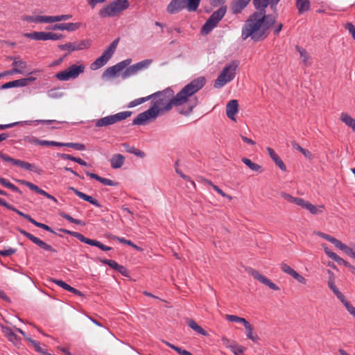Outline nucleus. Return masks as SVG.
Returning a JSON list of instances; mask_svg holds the SVG:
<instances>
[{
  "mask_svg": "<svg viewBox=\"0 0 355 355\" xmlns=\"http://www.w3.org/2000/svg\"><path fill=\"white\" fill-rule=\"evenodd\" d=\"M125 157L119 153L114 154L110 159L111 167L114 169H118L122 167L125 162Z\"/></svg>",
  "mask_w": 355,
  "mask_h": 355,
  "instance_id": "b1692460",
  "label": "nucleus"
},
{
  "mask_svg": "<svg viewBox=\"0 0 355 355\" xmlns=\"http://www.w3.org/2000/svg\"><path fill=\"white\" fill-rule=\"evenodd\" d=\"M83 243H86L89 245H92V246L98 247V248H100L101 250H102L103 251H109V250H112L111 247L107 246L98 241L90 239L85 236V239L83 240Z\"/></svg>",
  "mask_w": 355,
  "mask_h": 355,
  "instance_id": "c85d7f7f",
  "label": "nucleus"
},
{
  "mask_svg": "<svg viewBox=\"0 0 355 355\" xmlns=\"http://www.w3.org/2000/svg\"><path fill=\"white\" fill-rule=\"evenodd\" d=\"M336 248L343 250L346 254L355 259V252L347 245L343 243L340 241Z\"/></svg>",
  "mask_w": 355,
  "mask_h": 355,
  "instance_id": "ea45409f",
  "label": "nucleus"
},
{
  "mask_svg": "<svg viewBox=\"0 0 355 355\" xmlns=\"http://www.w3.org/2000/svg\"><path fill=\"white\" fill-rule=\"evenodd\" d=\"M274 162L276 164V165L278 166L282 171H285L286 170V167L284 163L279 157H278L277 159H275Z\"/></svg>",
  "mask_w": 355,
  "mask_h": 355,
  "instance_id": "774afa93",
  "label": "nucleus"
},
{
  "mask_svg": "<svg viewBox=\"0 0 355 355\" xmlns=\"http://www.w3.org/2000/svg\"><path fill=\"white\" fill-rule=\"evenodd\" d=\"M207 183L212 187L214 191H216L218 194L221 195L223 197L227 198L230 200L232 199V197L230 196L225 193L218 186L213 184L211 182L207 181Z\"/></svg>",
  "mask_w": 355,
  "mask_h": 355,
  "instance_id": "4d7b16f0",
  "label": "nucleus"
},
{
  "mask_svg": "<svg viewBox=\"0 0 355 355\" xmlns=\"http://www.w3.org/2000/svg\"><path fill=\"white\" fill-rule=\"evenodd\" d=\"M245 329L246 330V336L250 340H252L254 343H257L259 340V336L253 331L252 326L248 322L245 325Z\"/></svg>",
  "mask_w": 355,
  "mask_h": 355,
  "instance_id": "2f4dec72",
  "label": "nucleus"
},
{
  "mask_svg": "<svg viewBox=\"0 0 355 355\" xmlns=\"http://www.w3.org/2000/svg\"><path fill=\"white\" fill-rule=\"evenodd\" d=\"M72 17L71 15H60L56 16H48V23H54L61 21H66Z\"/></svg>",
  "mask_w": 355,
  "mask_h": 355,
  "instance_id": "58836bf2",
  "label": "nucleus"
},
{
  "mask_svg": "<svg viewBox=\"0 0 355 355\" xmlns=\"http://www.w3.org/2000/svg\"><path fill=\"white\" fill-rule=\"evenodd\" d=\"M16 250L13 248H9L7 250H0V255L3 257H9L13 254H15Z\"/></svg>",
  "mask_w": 355,
  "mask_h": 355,
  "instance_id": "680f3d73",
  "label": "nucleus"
},
{
  "mask_svg": "<svg viewBox=\"0 0 355 355\" xmlns=\"http://www.w3.org/2000/svg\"><path fill=\"white\" fill-rule=\"evenodd\" d=\"M340 120L348 127L351 128L354 131L355 130V119H353L347 113H342Z\"/></svg>",
  "mask_w": 355,
  "mask_h": 355,
  "instance_id": "72a5a7b5",
  "label": "nucleus"
},
{
  "mask_svg": "<svg viewBox=\"0 0 355 355\" xmlns=\"http://www.w3.org/2000/svg\"><path fill=\"white\" fill-rule=\"evenodd\" d=\"M315 234L319 236L320 237H322L324 239L329 241L330 243L334 244L336 247L338 245V244L340 241L339 240L336 239V238H334L329 234L321 232H315Z\"/></svg>",
  "mask_w": 355,
  "mask_h": 355,
  "instance_id": "c03bdc74",
  "label": "nucleus"
},
{
  "mask_svg": "<svg viewBox=\"0 0 355 355\" xmlns=\"http://www.w3.org/2000/svg\"><path fill=\"white\" fill-rule=\"evenodd\" d=\"M85 173L90 178L94 179V180L100 182L101 183H102L104 185L110 186V187H116L119 184V183L117 182L113 181L108 178H102L96 173H91L89 171H86Z\"/></svg>",
  "mask_w": 355,
  "mask_h": 355,
  "instance_id": "5701e85b",
  "label": "nucleus"
},
{
  "mask_svg": "<svg viewBox=\"0 0 355 355\" xmlns=\"http://www.w3.org/2000/svg\"><path fill=\"white\" fill-rule=\"evenodd\" d=\"M120 38H116L110 46L103 51L102 55L91 64L92 70H97L105 65L114 53L119 44Z\"/></svg>",
  "mask_w": 355,
  "mask_h": 355,
  "instance_id": "0eeeda50",
  "label": "nucleus"
},
{
  "mask_svg": "<svg viewBox=\"0 0 355 355\" xmlns=\"http://www.w3.org/2000/svg\"><path fill=\"white\" fill-rule=\"evenodd\" d=\"M274 162L276 164V165L278 166L282 171H285L286 170V167L284 163L279 157H278L277 159H275Z\"/></svg>",
  "mask_w": 355,
  "mask_h": 355,
  "instance_id": "338daca9",
  "label": "nucleus"
},
{
  "mask_svg": "<svg viewBox=\"0 0 355 355\" xmlns=\"http://www.w3.org/2000/svg\"><path fill=\"white\" fill-rule=\"evenodd\" d=\"M47 96L51 98H59L62 97L64 94L56 89H50L47 92Z\"/></svg>",
  "mask_w": 355,
  "mask_h": 355,
  "instance_id": "864d4df0",
  "label": "nucleus"
},
{
  "mask_svg": "<svg viewBox=\"0 0 355 355\" xmlns=\"http://www.w3.org/2000/svg\"><path fill=\"white\" fill-rule=\"evenodd\" d=\"M132 115L130 111L120 112L114 114L106 116L95 121V126L97 128L106 127L125 120Z\"/></svg>",
  "mask_w": 355,
  "mask_h": 355,
  "instance_id": "9b49d317",
  "label": "nucleus"
},
{
  "mask_svg": "<svg viewBox=\"0 0 355 355\" xmlns=\"http://www.w3.org/2000/svg\"><path fill=\"white\" fill-rule=\"evenodd\" d=\"M69 189L73 191L74 192V193L78 197L81 198L82 200H83L85 201H87V202H89V203H91L92 205H94L96 207H101V205L98 202V201L97 200H96L95 198H94L93 197H92L90 196H88V195H87V194H85V193L78 191V189H76V188H73V187H70Z\"/></svg>",
  "mask_w": 355,
  "mask_h": 355,
  "instance_id": "4be33fe9",
  "label": "nucleus"
},
{
  "mask_svg": "<svg viewBox=\"0 0 355 355\" xmlns=\"http://www.w3.org/2000/svg\"><path fill=\"white\" fill-rule=\"evenodd\" d=\"M226 13V8L220 7L214 11L202 27L201 32L205 35L209 34L224 17Z\"/></svg>",
  "mask_w": 355,
  "mask_h": 355,
  "instance_id": "1a4fd4ad",
  "label": "nucleus"
},
{
  "mask_svg": "<svg viewBox=\"0 0 355 355\" xmlns=\"http://www.w3.org/2000/svg\"><path fill=\"white\" fill-rule=\"evenodd\" d=\"M322 247L323 248L326 254L331 258L332 260L335 261L338 263L340 264L342 263H345V261L338 256L335 252H332L326 244H322Z\"/></svg>",
  "mask_w": 355,
  "mask_h": 355,
  "instance_id": "7c9ffc66",
  "label": "nucleus"
},
{
  "mask_svg": "<svg viewBox=\"0 0 355 355\" xmlns=\"http://www.w3.org/2000/svg\"><path fill=\"white\" fill-rule=\"evenodd\" d=\"M275 16L266 15L265 12H255L246 21L243 29L241 37L246 40L250 37L253 40L258 41L266 37V31L275 24Z\"/></svg>",
  "mask_w": 355,
  "mask_h": 355,
  "instance_id": "f03ea898",
  "label": "nucleus"
},
{
  "mask_svg": "<svg viewBox=\"0 0 355 355\" xmlns=\"http://www.w3.org/2000/svg\"><path fill=\"white\" fill-rule=\"evenodd\" d=\"M300 207L308 210L313 215L321 214L323 212V210L324 209V205H320L316 207V206L312 205L309 201L305 200L304 199L302 200V202Z\"/></svg>",
  "mask_w": 355,
  "mask_h": 355,
  "instance_id": "aec40b11",
  "label": "nucleus"
},
{
  "mask_svg": "<svg viewBox=\"0 0 355 355\" xmlns=\"http://www.w3.org/2000/svg\"><path fill=\"white\" fill-rule=\"evenodd\" d=\"M23 20L34 23H48V16L45 15H26L23 17Z\"/></svg>",
  "mask_w": 355,
  "mask_h": 355,
  "instance_id": "c756f323",
  "label": "nucleus"
},
{
  "mask_svg": "<svg viewBox=\"0 0 355 355\" xmlns=\"http://www.w3.org/2000/svg\"><path fill=\"white\" fill-rule=\"evenodd\" d=\"M19 232L24 235V236H26L27 239H28L30 241H31L33 243L35 242V239H37L36 236H35L34 235L31 234V233L24 230H19Z\"/></svg>",
  "mask_w": 355,
  "mask_h": 355,
  "instance_id": "052dcab7",
  "label": "nucleus"
},
{
  "mask_svg": "<svg viewBox=\"0 0 355 355\" xmlns=\"http://www.w3.org/2000/svg\"><path fill=\"white\" fill-rule=\"evenodd\" d=\"M53 282L61 288H64L66 291H68L70 288V285L67 284L66 282L60 280V279H54Z\"/></svg>",
  "mask_w": 355,
  "mask_h": 355,
  "instance_id": "bf43d9fd",
  "label": "nucleus"
},
{
  "mask_svg": "<svg viewBox=\"0 0 355 355\" xmlns=\"http://www.w3.org/2000/svg\"><path fill=\"white\" fill-rule=\"evenodd\" d=\"M280 196L288 202L295 204L298 206H300L303 200V198L294 197L286 192H282Z\"/></svg>",
  "mask_w": 355,
  "mask_h": 355,
  "instance_id": "f704fd0d",
  "label": "nucleus"
},
{
  "mask_svg": "<svg viewBox=\"0 0 355 355\" xmlns=\"http://www.w3.org/2000/svg\"><path fill=\"white\" fill-rule=\"evenodd\" d=\"M60 231L76 238L81 242H83V240L85 239V236L79 232H72L65 229H60Z\"/></svg>",
  "mask_w": 355,
  "mask_h": 355,
  "instance_id": "49530a36",
  "label": "nucleus"
},
{
  "mask_svg": "<svg viewBox=\"0 0 355 355\" xmlns=\"http://www.w3.org/2000/svg\"><path fill=\"white\" fill-rule=\"evenodd\" d=\"M65 146L73 148L77 150H80V151L85 150V146L84 144H80V143H66Z\"/></svg>",
  "mask_w": 355,
  "mask_h": 355,
  "instance_id": "5fc2aeb1",
  "label": "nucleus"
},
{
  "mask_svg": "<svg viewBox=\"0 0 355 355\" xmlns=\"http://www.w3.org/2000/svg\"><path fill=\"white\" fill-rule=\"evenodd\" d=\"M239 112V103L237 100H231L226 105V114L229 119L236 121L235 115Z\"/></svg>",
  "mask_w": 355,
  "mask_h": 355,
  "instance_id": "412c9836",
  "label": "nucleus"
},
{
  "mask_svg": "<svg viewBox=\"0 0 355 355\" xmlns=\"http://www.w3.org/2000/svg\"><path fill=\"white\" fill-rule=\"evenodd\" d=\"M226 319L230 322H239L245 325L248 321L243 318L234 315H226Z\"/></svg>",
  "mask_w": 355,
  "mask_h": 355,
  "instance_id": "de8ad7c7",
  "label": "nucleus"
},
{
  "mask_svg": "<svg viewBox=\"0 0 355 355\" xmlns=\"http://www.w3.org/2000/svg\"><path fill=\"white\" fill-rule=\"evenodd\" d=\"M60 216L70 223H74L76 225H83V226L85 225V223L83 220L73 218V217H71L70 215L66 214L65 212L60 213Z\"/></svg>",
  "mask_w": 355,
  "mask_h": 355,
  "instance_id": "37998d69",
  "label": "nucleus"
},
{
  "mask_svg": "<svg viewBox=\"0 0 355 355\" xmlns=\"http://www.w3.org/2000/svg\"><path fill=\"white\" fill-rule=\"evenodd\" d=\"M345 308L347 311L355 318V307L350 303H346Z\"/></svg>",
  "mask_w": 355,
  "mask_h": 355,
  "instance_id": "69168bd1",
  "label": "nucleus"
},
{
  "mask_svg": "<svg viewBox=\"0 0 355 355\" xmlns=\"http://www.w3.org/2000/svg\"><path fill=\"white\" fill-rule=\"evenodd\" d=\"M131 59L124 60L116 64L108 67L103 73V78H112L117 75L118 73L125 70V68L131 63Z\"/></svg>",
  "mask_w": 355,
  "mask_h": 355,
  "instance_id": "f3484780",
  "label": "nucleus"
},
{
  "mask_svg": "<svg viewBox=\"0 0 355 355\" xmlns=\"http://www.w3.org/2000/svg\"><path fill=\"white\" fill-rule=\"evenodd\" d=\"M21 184L26 186L28 188H29L31 190L35 191L38 193V191H40V188L37 187V185L34 184L32 182H28L26 180H19V181Z\"/></svg>",
  "mask_w": 355,
  "mask_h": 355,
  "instance_id": "3c124183",
  "label": "nucleus"
},
{
  "mask_svg": "<svg viewBox=\"0 0 355 355\" xmlns=\"http://www.w3.org/2000/svg\"><path fill=\"white\" fill-rule=\"evenodd\" d=\"M198 2L192 3L190 0H171L168 4L166 10L171 15L178 13L184 9L188 12H195L199 7Z\"/></svg>",
  "mask_w": 355,
  "mask_h": 355,
  "instance_id": "39448f33",
  "label": "nucleus"
},
{
  "mask_svg": "<svg viewBox=\"0 0 355 355\" xmlns=\"http://www.w3.org/2000/svg\"><path fill=\"white\" fill-rule=\"evenodd\" d=\"M280 268H281V270H282L284 272H285V273H286V274H288V275H291L292 277H293V275L297 272H296L294 269H293L291 266H289L288 265H287L286 263H282V264L280 265Z\"/></svg>",
  "mask_w": 355,
  "mask_h": 355,
  "instance_id": "09e8293b",
  "label": "nucleus"
},
{
  "mask_svg": "<svg viewBox=\"0 0 355 355\" xmlns=\"http://www.w3.org/2000/svg\"><path fill=\"white\" fill-rule=\"evenodd\" d=\"M345 28L352 35V38L355 40V26L351 22L345 24Z\"/></svg>",
  "mask_w": 355,
  "mask_h": 355,
  "instance_id": "13d9d810",
  "label": "nucleus"
},
{
  "mask_svg": "<svg viewBox=\"0 0 355 355\" xmlns=\"http://www.w3.org/2000/svg\"><path fill=\"white\" fill-rule=\"evenodd\" d=\"M101 261L103 264L109 266L110 268L114 269L115 270H116L117 268L119 266V264H118L114 260H111V259H102V260H101Z\"/></svg>",
  "mask_w": 355,
  "mask_h": 355,
  "instance_id": "6e6d98bb",
  "label": "nucleus"
},
{
  "mask_svg": "<svg viewBox=\"0 0 355 355\" xmlns=\"http://www.w3.org/2000/svg\"><path fill=\"white\" fill-rule=\"evenodd\" d=\"M205 83L204 77L197 78L185 85L176 96H174L173 91L169 88L150 94V107L139 114L133 119L132 125H144L154 121L159 116L171 110L173 106L184 105L178 109V112L185 116L189 115L198 103L197 97L193 95L203 87Z\"/></svg>",
  "mask_w": 355,
  "mask_h": 355,
  "instance_id": "f257e3e1",
  "label": "nucleus"
},
{
  "mask_svg": "<svg viewBox=\"0 0 355 355\" xmlns=\"http://www.w3.org/2000/svg\"><path fill=\"white\" fill-rule=\"evenodd\" d=\"M296 8L300 15L309 11L311 9L309 0H296Z\"/></svg>",
  "mask_w": 355,
  "mask_h": 355,
  "instance_id": "cd10ccee",
  "label": "nucleus"
},
{
  "mask_svg": "<svg viewBox=\"0 0 355 355\" xmlns=\"http://www.w3.org/2000/svg\"><path fill=\"white\" fill-rule=\"evenodd\" d=\"M270 0H253V4L258 12H265Z\"/></svg>",
  "mask_w": 355,
  "mask_h": 355,
  "instance_id": "4c0bfd02",
  "label": "nucleus"
},
{
  "mask_svg": "<svg viewBox=\"0 0 355 355\" xmlns=\"http://www.w3.org/2000/svg\"><path fill=\"white\" fill-rule=\"evenodd\" d=\"M84 64H72L65 70L60 71L55 75V77L61 81H67L70 79H76L85 71Z\"/></svg>",
  "mask_w": 355,
  "mask_h": 355,
  "instance_id": "f8f14e48",
  "label": "nucleus"
},
{
  "mask_svg": "<svg viewBox=\"0 0 355 355\" xmlns=\"http://www.w3.org/2000/svg\"><path fill=\"white\" fill-rule=\"evenodd\" d=\"M293 278H294L300 284H306V279L302 275H300L297 272L293 275Z\"/></svg>",
  "mask_w": 355,
  "mask_h": 355,
  "instance_id": "0e129e2a",
  "label": "nucleus"
},
{
  "mask_svg": "<svg viewBox=\"0 0 355 355\" xmlns=\"http://www.w3.org/2000/svg\"><path fill=\"white\" fill-rule=\"evenodd\" d=\"M35 243V245H37V246H39L40 248L44 249V250L46 251H50V252H56V250L53 248L50 245L47 244L46 243L44 242L43 241H42L41 239H38L37 237V239H35V242L33 243Z\"/></svg>",
  "mask_w": 355,
  "mask_h": 355,
  "instance_id": "79ce46f5",
  "label": "nucleus"
},
{
  "mask_svg": "<svg viewBox=\"0 0 355 355\" xmlns=\"http://www.w3.org/2000/svg\"><path fill=\"white\" fill-rule=\"evenodd\" d=\"M226 13V8L220 7L214 11L202 27L201 32L205 35L209 34L224 17Z\"/></svg>",
  "mask_w": 355,
  "mask_h": 355,
  "instance_id": "6e6552de",
  "label": "nucleus"
},
{
  "mask_svg": "<svg viewBox=\"0 0 355 355\" xmlns=\"http://www.w3.org/2000/svg\"><path fill=\"white\" fill-rule=\"evenodd\" d=\"M248 273L252 276L254 279L259 281L261 283L265 284L268 286L270 289L273 291H279V288L273 282H272L269 279L260 274L257 270L250 268L248 270Z\"/></svg>",
  "mask_w": 355,
  "mask_h": 355,
  "instance_id": "a211bd4d",
  "label": "nucleus"
},
{
  "mask_svg": "<svg viewBox=\"0 0 355 355\" xmlns=\"http://www.w3.org/2000/svg\"><path fill=\"white\" fill-rule=\"evenodd\" d=\"M251 0H237L235 1L232 7V10L234 14H239L248 6Z\"/></svg>",
  "mask_w": 355,
  "mask_h": 355,
  "instance_id": "bb28decb",
  "label": "nucleus"
},
{
  "mask_svg": "<svg viewBox=\"0 0 355 355\" xmlns=\"http://www.w3.org/2000/svg\"><path fill=\"white\" fill-rule=\"evenodd\" d=\"M12 87H17L16 80L13 81L8 82L1 86L2 89H10Z\"/></svg>",
  "mask_w": 355,
  "mask_h": 355,
  "instance_id": "e2e57ef3",
  "label": "nucleus"
},
{
  "mask_svg": "<svg viewBox=\"0 0 355 355\" xmlns=\"http://www.w3.org/2000/svg\"><path fill=\"white\" fill-rule=\"evenodd\" d=\"M239 66V62L238 60H233L227 64L215 80L214 87L215 88H221L232 81L236 76V72Z\"/></svg>",
  "mask_w": 355,
  "mask_h": 355,
  "instance_id": "7ed1b4c3",
  "label": "nucleus"
},
{
  "mask_svg": "<svg viewBox=\"0 0 355 355\" xmlns=\"http://www.w3.org/2000/svg\"><path fill=\"white\" fill-rule=\"evenodd\" d=\"M32 220L33 221L31 223L33 224L34 225H35L36 227L42 228V229L45 230L49 232L55 234V232L52 230V228L50 227L49 226H48L47 225L42 223H39V222L36 221L35 219H33Z\"/></svg>",
  "mask_w": 355,
  "mask_h": 355,
  "instance_id": "603ef678",
  "label": "nucleus"
},
{
  "mask_svg": "<svg viewBox=\"0 0 355 355\" xmlns=\"http://www.w3.org/2000/svg\"><path fill=\"white\" fill-rule=\"evenodd\" d=\"M80 23H62V24H56L53 26H49L46 27L47 30H53V31H75L78 29L80 26Z\"/></svg>",
  "mask_w": 355,
  "mask_h": 355,
  "instance_id": "6ab92c4d",
  "label": "nucleus"
},
{
  "mask_svg": "<svg viewBox=\"0 0 355 355\" xmlns=\"http://www.w3.org/2000/svg\"><path fill=\"white\" fill-rule=\"evenodd\" d=\"M120 38H116L110 46L103 51L102 55L91 64L92 70H97L105 65L114 53L119 44Z\"/></svg>",
  "mask_w": 355,
  "mask_h": 355,
  "instance_id": "423d86ee",
  "label": "nucleus"
},
{
  "mask_svg": "<svg viewBox=\"0 0 355 355\" xmlns=\"http://www.w3.org/2000/svg\"><path fill=\"white\" fill-rule=\"evenodd\" d=\"M153 62L150 59L144 60L130 67H127L122 73V78H127L137 74L139 71L146 69Z\"/></svg>",
  "mask_w": 355,
  "mask_h": 355,
  "instance_id": "2eb2a0df",
  "label": "nucleus"
},
{
  "mask_svg": "<svg viewBox=\"0 0 355 355\" xmlns=\"http://www.w3.org/2000/svg\"><path fill=\"white\" fill-rule=\"evenodd\" d=\"M130 3L128 0H116L105 5L99 11L102 18L114 17L119 15L123 10L128 8Z\"/></svg>",
  "mask_w": 355,
  "mask_h": 355,
  "instance_id": "20e7f679",
  "label": "nucleus"
},
{
  "mask_svg": "<svg viewBox=\"0 0 355 355\" xmlns=\"http://www.w3.org/2000/svg\"><path fill=\"white\" fill-rule=\"evenodd\" d=\"M329 272L330 273L331 276L329 278L328 280V286L330 288V289L333 291V293L335 294L336 293H338L339 290L336 286L334 284V274L330 270H329Z\"/></svg>",
  "mask_w": 355,
  "mask_h": 355,
  "instance_id": "8fccbe9b",
  "label": "nucleus"
},
{
  "mask_svg": "<svg viewBox=\"0 0 355 355\" xmlns=\"http://www.w3.org/2000/svg\"><path fill=\"white\" fill-rule=\"evenodd\" d=\"M25 37L33 40H59L64 37L63 35L52 32H32L24 33Z\"/></svg>",
  "mask_w": 355,
  "mask_h": 355,
  "instance_id": "4468645a",
  "label": "nucleus"
},
{
  "mask_svg": "<svg viewBox=\"0 0 355 355\" xmlns=\"http://www.w3.org/2000/svg\"><path fill=\"white\" fill-rule=\"evenodd\" d=\"M242 162L245 164L249 168L255 172H262L263 169L261 166L252 162L250 159L244 157L242 159Z\"/></svg>",
  "mask_w": 355,
  "mask_h": 355,
  "instance_id": "e433bc0d",
  "label": "nucleus"
},
{
  "mask_svg": "<svg viewBox=\"0 0 355 355\" xmlns=\"http://www.w3.org/2000/svg\"><path fill=\"white\" fill-rule=\"evenodd\" d=\"M0 158L4 162H10L13 165L18 166L28 171H34L35 173L39 175H40L42 173V170L37 167V166L20 159L12 158L11 157L8 156L6 154L2 153L1 152H0Z\"/></svg>",
  "mask_w": 355,
  "mask_h": 355,
  "instance_id": "ddd939ff",
  "label": "nucleus"
},
{
  "mask_svg": "<svg viewBox=\"0 0 355 355\" xmlns=\"http://www.w3.org/2000/svg\"><path fill=\"white\" fill-rule=\"evenodd\" d=\"M91 45V42L89 40H83L75 42H69L64 44H60L58 48L62 51H67L71 53L74 51H80L89 48Z\"/></svg>",
  "mask_w": 355,
  "mask_h": 355,
  "instance_id": "dca6fc26",
  "label": "nucleus"
},
{
  "mask_svg": "<svg viewBox=\"0 0 355 355\" xmlns=\"http://www.w3.org/2000/svg\"><path fill=\"white\" fill-rule=\"evenodd\" d=\"M2 331L5 336L12 342L14 345H17L20 342V338L15 334V333L8 327H2Z\"/></svg>",
  "mask_w": 355,
  "mask_h": 355,
  "instance_id": "a878e982",
  "label": "nucleus"
},
{
  "mask_svg": "<svg viewBox=\"0 0 355 355\" xmlns=\"http://www.w3.org/2000/svg\"><path fill=\"white\" fill-rule=\"evenodd\" d=\"M0 184H2L3 186L6 187L8 189H10L12 191L19 192V193L20 192V190L17 187H16L15 184L10 182L5 178L0 177Z\"/></svg>",
  "mask_w": 355,
  "mask_h": 355,
  "instance_id": "a18cd8bd",
  "label": "nucleus"
},
{
  "mask_svg": "<svg viewBox=\"0 0 355 355\" xmlns=\"http://www.w3.org/2000/svg\"><path fill=\"white\" fill-rule=\"evenodd\" d=\"M152 96H146V97H142V98H136L132 101H130L128 105V108H132V107H135L137 105H139L148 101H149L150 98H151Z\"/></svg>",
  "mask_w": 355,
  "mask_h": 355,
  "instance_id": "a19ab883",
  "label": "nucleus"
},
{
  "mask_svg": "<svg viewBox=\"0 0 355 355\" xmlns=\"http://www.w3.org/2000/svg\"><path fill=\"white\" fill-rule=\"evenodd\" d=\"M226 13V8L220 7L214 11L202 27L201 32L205 35L209 34L224 17Z\"/></svg>",
  "mask_w": 355,
  "mask_h": 355,
  "instance_id": "9d476101",
  "label": "nucleus"
},
{
  "mask_svg": "<svg viewBox=\"0 0 355 355\" xmlns=\"http://www.w3.org/2000/svg\"><path fill=\"white\" fill-rule=\"evenodd\" d=\"M296 49L300 53V58H302L303 63L306 66L309 65L311 64V57L309 54L307 53V51L304 49L299 46H296Z\"/></svg>",
  "mask_w": 355,
  "mask_h": 355,
  "instance_id": "c9c22d12",
  "label": "nucleus"
},
{
  "mask_svg": "<svg viewBox=\"0 0 355 355\" xmlns=\"http://www.w3.org/2000/svg\"><path fill=\"white\" fill-rule=\"evenodd\" d=\"M12 65L15 67L12 69H17L19 71V72H16V73L23 74L26 68V62L24 60L17 58H14Z\"/></svg>",
  "mask_w": 355,
  "mask_h": 355,
  "instance_id": "473e14b6",
  "label": "nucleus"
},
{
  "mask_svg": "<svg viewBox=\"0 0 355 355\" xmlns=\"http://www.w3.org/2000/svg\"><path fill=\"white\" fill-rule=\"evenodd\" d=\"M32 122L33 121H26L15 122V123H8V124L0 125V130H4V129H6V128H10L14 127L15 125H16L17 124L22 123H24L26 124L30 125ZM33 122L35 123H36V124H39V123L50 124V123H51L53 122H57V121H55V120H35Z\"/></svg>",
  "mask_w": 355,
  "mask_h": 355,
  "instance_id": "393cba45",
  "label": "nucleus"
}]
</instances>
